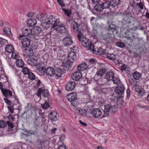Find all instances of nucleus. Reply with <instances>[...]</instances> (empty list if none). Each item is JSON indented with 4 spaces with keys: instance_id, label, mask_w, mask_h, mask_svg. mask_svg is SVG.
<instances>
[{
    "instance_id": "nucleus-55",
    "label": "nucleus",
    "mask_w": 149,
    "mask_h": 149,
    "mask_svg": "<svg viewBox=\"0 0 149 149\" xmlns=\"http://www.w3.org/2000/svg\"><path fill=\"white\" fill-rule=\"evenodd\" d=\"M115 29V25L113 24H111L109 25L108 30L109 31L110 30H114Z\"/></svg>"
},
{
    "instance_id": "nucleus-46",
    "label": "nucleus",
    "mask_w": 149,
    "mask_h": 149,
    "mask_svg": "<svg viewBox=\"0 0 149 149\" xmlns=\"http://www.w3.org/2000/svg\"><path fill=\"white\" fill-rule=\"evenodd\" d=\"M77 113L81 116H84L85 114V110H83L81 108H78L77 109Z\"/></svg>"
},
{
    "instance_id": "nucleus-1",
    "label": "nucleus",
    "mask_w": 149,
    "mask_h": 149,
    "mask_svg": "<svg viewBox=\"0 0 149 149\" xmlns=\"http://www.w3.org/2000/svg\"><path fill=\"white\" fill-rule=\"evenodd\" d=\"M71 24L73 26V31L77 36L81 43L84 47H88L90 41L88 39L85 38L83 35L82 30L79 29L80 25H78L77 22L74 21L72 22Z\"/></svg>"
},
{
    "instance_id": "nucleus-35",
    "label": "nucleus",
    "mask_w": 149,
    "mask_h": 149,
    "mask_svg": "<svg viewBox=\"0 0 149 149\" xmlns=\"http://www.w3.org/2000/svg\"><path fill=\"white\" fill-rule=\"evenodd\" d=\"M62 10L64 12L65 15L68 17H69L72 13V11L70 9L63 8Z\"/></svg>"
},
{
    "instance_id": "nucleus-23",
    "label": "nucleus",
    "mask_w": 149,
    "mask_h": 149,
    "mask_svg": "<svg viewBox=\"0 0 149 149\" xmlns=\"http://www.w3.org/2000/svg\"><path fill=\"white\" fill-rule=\"evenodd\" d=\"M28 63L32 66H35L38 64V61L37 60L33 58H30L27 61Z\"/></svg>"
},
{
    "instance_id": "nucleus-62",
    "label": "nucleus",
    "mask_w": 149,
    "mask_h": 149,
    "mask_svg": "<svg viewBox=\"0 0 149 149\" xmlns=\"http://www.w3.org/2000/svg\"><path fill=\"white\" fill-rule=\"evenodd\" d=\"M57 2L61 6L64 7V6L65 5L63 3L62 0H57Z\"/></svg>"
},
{
    "instance_id": "nucleus-6",
    "label": "nucleus",
    "mask_w": 149,
    "mask_h": 149,
    "mask_svg": "<svg viewBox=\"0 0 149 149\" xmlns=\"http://www.w3.org/2000/svg\"><path fill=\"white\" fill-rule=\"evenodd\" d=\"M71 78L75 81H81L82 76L81 72L79 70L74 72L71 76Z\"/></svg>"
},
{
    "instance_id": "nucleus-25",
    "label": "nucleus",
    "mask_w": 149,
    "mask_h": 149,
    "mask_svg": "<svg viewBox=\"0 0 149 149\" xmlns=\"http://www.w3.org/2000/svg\"><path fill=\"white\" fill-rule=\"evenodd\" d=\"M106 50H104L102 48L98 47L96 49L95 53L100 55H103L106 54Z\"/></svg>"
},
{
    "instance_id": "nucleus-48",
    "label": "nucleus",
    "mask_w": 149,
    "mask_h": 149,
    "mask_svg": "<svg viewBox=\"0 0 149 149\" xmlns=\"http://www.w3.org/2000/svg\"><path fill=\"white\" fill-rule=\"evenodd\" d=\"M125 38H126L127 40L129 41L130 43L134 44L135 42V40L133 39L131 36H129L128 35L126 36Z\"/></svg>"
},
{
    "instance_id": "nucleus-18",
    "label": "nucleus",
    "mask_w": 149,
    "mask_h": 149,
    "mask_svg": "<svg viewBox=\"0 0 149 149\" xmlns=\"http://www.w3.org/2000/svg\"><path fill=\"white\" fill-rule=\"evenodd\" d=\"M64 46H69L72 44V39L69 37H65L63 41Z\"/></svg>"
},
{
    "instance_id": "nucleus-7",
    "label": "nucleus",
    "mask_w": 149,
    "mask_h": 149,
    "mask_svg": "<svg viewBox=\"0 0 149 149\" xmlns=\"http://www.w3.org/2000/svg\"><path fill=\"white\" fill-rule=\"evenodd\" d=\"M125 88L124 85L121 83L120 85H117L114 90L115 92L119 95H121V97H123L122 96L124 93Z\"/></svg>"
},
{
    "instance_id": "nucleus-47",
    "label": "nucleus",
    "mask_w": 149,
    "mask_h": 149,
    "mask_svg": "<svg viewBox=\"0 0 149 149\" xmlns=\"http://www.w3.org/2000/svg\"><path fill=\"white\" fill-rule=\"evenodd\" d=\"M90 44L89 45V46L87 48L88 49L92 51L94 54L96 48H95V46L93 44H91L90 43Z\"/></svg>"
},
{
    "instance_id": "nucleus-9",
    "label": "nucleus",
    "mask_w": 149,
    "mask_h": 149,
    "mask_svg": "<svg viewBox=\"0 0 149 149\" xmlns=\"http://www.w3.org/2000/svg\"><path fill=\"white\" fill-rule=\"evenodd\" d=\"M23 50V55L24 57H30L33 55V52L32 49L27 47L24 48Z\"/></svg>"
},
{
    "instance_id": "nucleus-4",
    "label": "nucleus",
    "mask_w": 149,
    "mask_h": 149,
    "mask_svg": "<svg viewBox=\"0 0 149 149\" xmlns=\"http://www.w3.org/2000/svg\"><path fill=\"white\" fill-rule=\"evenodd\" d=\"M47 21L48 24L52 25V26L51 29V32L52 33L54 31L55 26H57V24H58L59 20L56 18L53 15H52L48 18Z\"/></svg>"
},
{
    "instance_id": "nucleus-49",
    "label": "nucleus",
    "mask_w": 149,
    "mask_h": 149,
    "mask_svg": "<svg viewBox=\"0 0 149 149\" xmlns=\"http://www.w3.org/2000/svg\"><path fill=\"white\" fill-rule=\"evenodd\" d=\"M138 107L147 110L149 111V106L148 105H143L140 103H139L138 104Z\"/></svg>"
},
{
    "instance_id": "nucleus-52",
    "label": "nucleus",
    "mask_w": 149,
    "mask_h": 149,
    "mask_svg": "<svg viewBox=\"0 0 149 149\" xmlns=\"http://www.w3.org/2000/svg\"><path fill=\"white\" fill-rule=\"evenodd\" d=\"M49 104L48 103L46 102L45 103L41 105L42 108L44 109H46L49 107Z\"/></svg>"
},
{
    "instance_id": "nucleus-59",
    "label": "nucleus",
    "mask_w": 149,
    "mask_h": 149,
    "mask_svg": "<svg viewBox=\"0 0 149 149\" xmlns=\"http://www.w3.org/2000/svg\"><path fill=\"white\" fill-rule=\"evenodd\" d=\"M7 125L8 124V127H9V129H12L14 127V126L12 123L10 122L9 121H7L6 122Z\"/></svg>"
},
{
    "instance_id": "nucleus-21",
    "label": "nucleus",
    "mask_w": 149,
    "mask_h": 149,
    "mask_svg": "<svg viewBox=\"0 0 149 149\" xmlns=\"http://www.w3.org/2000/svg\"><path fill=\"white\" fill-rule=\"evenodd\" d=\"M50 119L54 121H56L57 119V114L56 112L54 111H52L49 115Z\"/></svg>"
},
{
    "instance_id": "nucleus-43",
    "label": "nucleus",
    "mask_w": 149,
    "mask_h": 149,
    "mask_svg": "<svg viewBox=\"0 0 149 149\" xmlns=\"http://www.w3.org/2000/svg\"><path fill=\"white\" fill-rule=\"evenodd\" d=\"M11 54V57L13 58L16 59V61L18 59H19V58H20V57H19L18 53L15 52L14 51Z\"/></svg>"
},
{
    "instance_id": "nucleus-10",
    "label": "nucleus",
    "mask_w": 149,
    "mask_h": 149,
    "mask_svg": "<svg viewBox=\"0 0 149 149\" xmlns=\"http://www.w3.org/2000/svg\"><path fill=\"white\" fill-rule=\"evenodd\" d=\"M54 31H56L61 33H65L67 31V29L65 26L62 24L59 23L57 24V26H55Z\"/></svg>"
},
{
    "instance_id": "nucleus-44",
    "label": "nucleus",
    "mask_w": 149,
    "mask_h": 149,
    "mask_svg": "<svg viewBox=\"0 0 149 149\" xmlns=\"http://www.w3.org/2000/svg\"><path fill=\"white\" fill-rule=\"evenodd\" d=\"M111 81L113 82L114 84H119L121 82L119 79L118 77H116L115 76Z\"/></svg>"
},
{
    "instance_id": "nucleus-41",
    "label": "nucleus",
    "mask_w": 149,
    "mask_h": 149,
    "mask_svg": "<svg viewBox=\"0 0 149 149\" xmlns=\"http://www.w3.org/2000/svg\"><path fill=\"white\" fill-rule=\"evenodd\" d=\"M49 24L48 23V22H42L41 23V26L42 28L45 29H48L49 27Z\"/></svg>"
},
{
    "instance_id": "nucleus-26",
    "label": "nucleus",
    "mask_w": 149,
    "mask_h": 149,
    "mask_svg": "<svg viewBox=\"0 0 149 149\" xmlns=\"http://www.w3.org/2000/svg\"><path fill=\"white\" fill-rule=\"evenodd\" d=\"M64 71L60 68L58 69L56 71H55L54 74L56 77H61L62 75L63 74Z\"/></svg>"
},
{
    "instance_id": "nucleus-54",
    "label": "nucleus",
    "mask_w": 149,
    "mask_h": 149,
    "mask_svg": "<svg viewBox=\"0 0 149 149\" xmlns=\"http://www.w3.org/2000/svg\"><path fill=\"white\" fill-rule=\"evenodd\" d=\"M116 45L118 47L122 48H124L125 46L124 44L121 42H117L116 43Z\"/></svg>"
},
{
    "instance_id": "nucleus-64",
    "label": "nucleus",
    "mask_w": 149,
    "mask_h": 149,
    "mask_svg": "<svg viewBox=\"0 0 149 149\" xmlns=\"http://www.w3.org/2000/svg\"><path fill=\"white\" fill-rule=\"evenodd\" d=\"M58 149H68L64 145H60L59 146Z\"/></svg>"
},
{
    "instance_id": "nucleus-34",
    "label": "nucleus",
    "mask_w": 149,
    "mask_h": 149,
    "mask_svg": "<svg viewBox=\"0 0 149 149\" xmlns=\"http://www.w3.org/2000/svg\"><path fill=\"white\" fill-rule=\"evenodd\" d=\"M111 6L113 7H115L118 6L120 3V0H111Z\"/></svg>"
},
{
    "instance_id": "nucleus-19",
    "label": "nucleus",
    "mask_w": 149,
    "mask_h": 149,
    "mask_svg": "<svg viewBox=\"0 0 149 149\" xmlns=\"http://www.w3.org/2000/svg\"><path fill=\"white\" fill-rule=\"evenodd\" d=\"M21 43L24 48L28 47L30 45V40L28 38L25 37L21 39Z\"/></svg>"
},
{
    "instance_id": "nucleus-45",
    "label": "nucleus",
    "mask_w": 149,
    "mask_h": 149,
    "mask_svg": "<svg viewBox=\"0 0 149 149\" xmlns=\"http://www.w3.org/2000/svg\"><path fill=\"white\" fill-rule=\"evenodd\" d=\"M22 134L26 136H29L31 134H34L35 132H33L32 131H23Z\"/></svg>"
},
{
    "instance_id": "nucleus-51",
    "label": "nucleus",
    "mask_w": 149,
    "mask_h": 149,
    "mask_svg": "<svg viewBox=\"0 0 149 149\" xmlns=\"http://www.w3.org/2000/svg\"><path fill=\"white\" fill-rule=\"evenodd\" d=\"M28 74V77L30 79L33 80L35 79V76L33 73L30 72Z\"/></svg>"
},
{
    "instance_id": "nucleus-61",
    "label": "nucleus",
    "mask_w": 149,
    "mask_h": 149,
    "mask_svg": "<svg viewBox=\"0 0 149 149\" xmlns=\"http://www.w3.org/2000/svg\"><path fill=\"white\" fill-rule=\"evenodd\" d=\"M4 131L5 132H3V134H4L3 136L7 135V133H8V135L10 136L11 134H13V132H12V131Z\"/></svg>"
},
{
    "instance_id": "nucleus-29",
    "label": "nucleus",
    "mask_w": 149,
    "mask_h": 149,
    "mask_svg": "<svg viewBox=\"0 0 149 149\" xmlns=\"http://www.w3.org/2000/svg\"><path fill=\"white\" fill-rule=\"evenodd\" d=\"M5 50L7 53L11 54L14 51V49L13 46L8 45L6 46Z\"/></svg>"
},
{
    "instance_id": "nucleus-38",
    "label": "nucleus",
    "mask_w": 149,
    "mask_h": 149,
    "mask_svg": "<svg viewBox=\"0 0 149 149\" xmlns=\"http://www.w3.org/2000/svg\"><path fill=\"white\" fill-rule=\"evenodd\" d=\"M6 59L8 61L9 65L12 68H13L15 65V63L16 61H13V60L9 58H6Z\"/></svg>"
},
{
    "instance_id": "nucleus-40",
    "label": "nucleus",
    "mask_w": 149,
    "mask_h": 149,
    "mask_svg": "<svg viewBox=\"0 0 149 149\" xmlns=\"http://www.w3.org/2000/svg\"><path fill=\"white\" fill-rule=\"evenodd\" d=\"M104 9L107 8L111 6V2L109 1H106L102 3Z\"/></svg>"
},
{
    "instance_id": "nucleus-17",
    "label": "nucleus",
    "mask_w": 149,
    "mask_h": 149,
    "mask_svg": "<svg viewBox=\"0 0 149 149\" xmlns=\"http://www.w3.org/2000/svg\"><path fill=\"white\" fill-rule=\"evenodd\" d=\"M68 58L70 62L73 63L77 60V56L75 53L73 52H70L68 55Z\"/></svg>"
},
{
    "instance_id": "nucleus-37",
    "label": "nucleus",
    "mask_w": 149,
    "mask_h": 149,
    "mask_svg": "<svg viewBox=\"0 0 149 149\" xmlns=\"http://www.w3.org/2000/svg\"><path fill=\"white\" fill-rule=\"evenodd\" d=\"M121 70L123 72L128 71H130V69L128 66L125 64H124L123 65L121 66L120 67Z\"/></svg>"
},
{
    "instance_id": "nucleus-33",
    "label": "nucleus",
    "mask_w": 149,
    "mask_h": 149,
    "mask_svg": "<svg viewBox=\"0 0 149 149\" xmlns=\"http://www.w3.org/2000/svg\"><path fill=\"white\" fill-rule=\"evenodd\" d=\"M16 62L17 65L19 67L22 68L24 66V62L21 59H18L16 61Z\"/></svg>"
},
{
    "instance_id": "nucleus-27",
    "label": "nucleus",
    "mask_w": 149,
    "mask_h": 149,
    "mask_svg": "<svg viewBox=\"0 0 149 149\" xmlns=\"http://www.w3.org/2000/svg\"><path fill=\"white\" fill-rule=\"evenodd\" d=\"M1 92L6 97H8L12 96V92L8 90L4 89L2 90H1Z\"/></svg>"
},
{
    "instance_id": "nucleus-20",
    "label": "nucleus",
    "mask_w": 149,
    "mask_h": 149,
    "mask_svg": "<svg viewBox=\"0 0 149 149\" xmlns=\"http://www.w3.org/2000/svg\"><path fill=\"white\" fill-rule=\"evenodd\" d=\"M37 21L36 19L34 18L29 19L27 22V25L29 27H33L36 24Z\"/></svg>"
},
{
    "instance_id": "nucleus-2",
    "label": "nucleus",
    "mask_w": 149,
    "mask_h": 149,
    "mask_svg": "<svg viewBox=\"0 0 149 149\" xmlns=\"http://www.w3.org/2000/svg\"><path fill=\"white\" fill-rule=\"evenodd\" d=\"M117 111V107L115 105H112L108 104L104 106V114L102 118L108 116L110 114L115 113Z\"/></svg>"
},
{
    "instance_id": "nucleus-60",
    "label": "nucleus",
    "mask_w": 149,
    "mask_h": 149,
    "mask_svg": "<svg viewBox=\"0 0 149 149\" xmlns=\"http://www.w3.org/2000/svg\"><path fill=\"white\" fill-rule=\"evenodd\" d=\"M36 143L38 146H40L42 145V142L40 139H38Z\"/></svg>"
},
{
    "instance_id": "nucleus-50",
    "label": "nucleus",
    "mask_w": 149,
    "mask_h": 149,
    "mask_svg": "<svg viewBox=\"0 0 149 149\" xmlns=\"http://www.w3.org/2000/svg\"><path fill=\"white\" fill-rule=\"evenodd\" d=\"M7 126V123L3 120L0 121V128H3Z\"/></svg>"
},
{
    "instance_id": "nucleus-8",
    "label": "nucleus",
    "mask_w": 149,
    "mask_h": 149,
    "mask_svg": "<svg viewBox=\"0 0 149 149\" xmlns=\"http://www.w3.org/2000/svg\"><path fill=\"white\" fill-rule=\"evenodd\" d=\"M42 94L43 96L45 97H47L49 96V93L47 90L45 89L43 87L40 88L38 91L37 95L40 97L41 96V94Z\"/></svg>"
},
{
    "instance_id": "nucleus-15",
    "label": "nucleus",
    "mask_w": 149,
    "mask_h": 149,
    "mask_svg": "<svg viewBox=\"0 0 149 149\" xmlns=\"http://www.w3.org/2000/svg\"><path fill=\"white\" fill-rule=\"evenodd\" d=\"M113 35L109 33H107L104 38V40L107 43L109 44H111L113 42Z\"/></svg>"
},
{
    "instance_id": "nucleus-42",
    "label": "nucleus",
    "mask_w": 149,
    "mask_h": 149,
    "mask_svg": "<svg viewBox=\"0 0 149 149\" xmlns=\"http://www.w3.org/2000/svg\"><path fill=\"white\" fill-rule=\"evenodd\" d=\"M3 31L6 35L10 36L11 35V33L10 29L8 27L4 28L3 29Z\"/></svg>"
},
{
    "instance_id": "nucleus-31",
    "label": "nucleus",
    "mask_w": 149,
    "mask_h": 149,
    "mask_svg": "<svg viewBox=\"0 0 149 149\" xmlns=\"http://www.w3.org/2000/svg\"><path fill=\"white\" fill-rule=\"evenodd\" d=\"M132 76L135 79L139 80L141 78V75L140 72L136 71L133 73Z\"/></svg>"
},
{
    "instance_id": "nucleus-56",
    "label": "nucleus",
    "mask_w": 149,
    "mask_h": 149,
    "mask_svg": "<svg viewBox=\"0 0 149 149\" xmlns=\"http://www.w3.org/2000/svg\"><path fill=\"white\" fill-rule=\"evenodd\" d=\"M22 71L24 74H28L30 72L29 69L26 67H24L22 69Z\"/></svg>"
},
{
    "instance_id": "nucleus-28",
    "label": "nucleus",
    "mask_w": 149,
    "mask_h": 149,
    "mask_svg": "<svg viewBox=\"0 0 149 149\" xmlns=\"http://www.w3.org/2000/svg\"><path fill=\"white\" fill-rule=\"evenodd\" d=\"M105 69H102L96 72V75L94 76V78H95L97 77H99L100 78L105 74Z\"/></svg>"
},
{
    "instance_id": "nucleus-5",
    "label": "nucleus",
    "mask_w": 149,
    "mask_h": 149,
    "mask_svg": "<svg viewBox=\"0 0 149 149\" xmlns=\"http://www.w3.org/2000/svg\"><path fill=\"white\" fill-rule=\"evenodd\" d=\"M46 119L43 116L36 117L35 118L34 121V127L36 128V130H38V128L40 126L43 125Z\"/></svg>"
},
{
    "instance_id": "nucleus-57",
    "label": "nucleus",
    "mask_w": 149,
    "mask_h": 149,
    "mask_svg": "<svg viewBox=\"0 0 149 149\" xmlns=\"http://www.w3.org/2000/svg\"><path fill=\"white\" fill-rule=\"evenodd\" d=\"M7 42V41L4 39H0V44L2 46L6 45Z\"/></svg>"
},
{
    "instance_id": "nucleus-39",
    "label": "nucleus",
    "mask_w": 149,
    "mask_h": 149,
    "mask_svg": "<svg viewBox=\"0 0 149 149\" xmlns=\"http://www.w3.org/2000/svg\"><path fill=\"white\" fill-rule=\"evenodd\" d=\"M107 57L109 60H113L116 59V56L115 54L112 53H107L106 54Z\"/></svg>"
},
{
    "instance_id": "nucleus-22",
    "label": "nucleus",
    "mask_w": 149,
    "mask_h": 149,
    "mask_svg": "<svg viewBox=\"0 0 149 149\" xmlns=\"http://www.w3.org/2000/svg\"><path fill=\"white\" fill-rule=\"evenodd\" d=\"M31 30L32 32H33V34L35 36V37L36 35L38 36L42 33L41 29L37 26L34 27L33 29H31Z\"/></svg>"
},
{
    "instance_id": "nucleus-24",
    "label": "nucleus",
    "mask_w": 149,
    "mask_h": 149,
    "mask_svg": "<svg viewBox=\"0 0 149 149\" xmlns=\"http://www.w3.org/2000/svg\"><path fill=\"white\" fill-rule=\"evenodd\" d=\"M88 65L85 63H83L77 66V70L80 71H83L86 69Z\"/></svg>"
},
{
    "instance_id": "nucleus-16",
    "label": "nucleus",
    "mask_w": 149,
    "mask_h": 149,
    "mask_svg": "<svg viewBox=\"0 0 149 149\" xmlns=\"http://www.w3.org/2000/svg\"><path fill=\"white\" fill-rule=\"evenodd\" d=\"M77 97V94L75 92L70 93L66 96L67 99L70 102L76 100Z\"/></svg>"
},
{
    "instance_id": "nucleus-63",
    "label": "nucleus",
    "mask_w": 149,
    "mask_h": 149,
    "mask_svg": "<svg viewBox=\"0 0 149 149\" xmlns=\"http://www.w3.org/2000/svg\"><path fill=\"white\" fill-rule=\"evenodd\" d=\"M65 139V137L64 134H62L60 138V140L61 141H64Z\"/></svg>"
},
{
    "instance_id": "nucleus-13",
    "label": "nucleus",
    "mask_w": 149,
    "mask_h": 149,
    "mask_svg": "<svg viewBox=\"0 0 149 149\" xmlns=\"http://www.w3.org/2000/svg\"><path fill=\"white\" fill-rule=\"evenodd\" d=\"M76 86V83L74 81H70L67 83L65 89L68 91L73 90Z\"/></svg>"
},
{
    "instance_id": "nucleus-53",
    "label": "nucleus",
    "mask_w": 149,
    "mask_h": 149,
    "mask_svg": "<svg viewBox=\"0 0 149 149\" xmlns=\"http://www.w3.org/2000/svg\"><path fill=\"white\" fill-rule=\"evenodd\" d=\"M95 59L94 58H92L90 59L89 60V64H88V66H90V67H91L93 66L94 64L95 63Z\"/></svg>"
},
{
    "instance_id": "nucleus-30",
    "label": "nucleus",
    "mask_w": 149,
    "mask_h": 149,
    "mask_svg": "<svg viewBox=\"0 0 149 149\" xmlns=\"http://www.w3.org/2000/svg\"><path fill=\"white\" fill-rule=\"evenodd\" d=\"M142 90V88L140 85H137L135 86V91L137 92L138 94L140 96L142 95V94H141Z\"/></svg>"
},
{
    "instance_id": "nucleus-11",
    "label": "nucleus",
    "mask_w": 149,
    "mask_h": 149,
    "mask_svg": "<svg viewBox=\"0 0 149 149\" xmlns=\"http://www.w3.org/2000/svg\"><path fill=\"white\" fill-rule=\"evenodd\" d=\"M93 117L95 118H100L102 115V113L101 110L98 108L93 109L91 113Z\"/></svg>"
},
{
    "instance_id": "nucleus-32",
    "label": "nucleus",
    "mask_w": 149,
    "mask_h": 149,
    "mask_svg": "<svg viewBox=\"0 0 149 149\" xmlns=\"http://www.w3.org/2000/svg\"><path fill=\"white\" fill-rule=\"evenodd\" d=\"M95 10L97 12L102 11L103 9H104L102 4H98L96 5L94 7Z\"/></svg>"
},
{
    "instance_id": "nucleus-36",
    "label": "nucleus",
    "mask_w": 149,
    "mask_h": 149,
    "mask_svg": "<svg viewBox=\"0 0 149 149\" xmlns=\"http://www.w3.org/2000/svg\"><path fill=\"white\" fill-rule=\"evenodd\" d=\"M47 15L45 14H41L38 16V19L40 21L45 20L47 18Z\"/></svg>"
},
{
    "instance_id": "nucleus-12",
    "label": "nucleus",
    "mask_w": 149,
    "mask_h": 149,
    "mask_svg": "<svg viewBox=\"0 0 149 149\" xmlns=\"http://www.w3.org/2000/svg\"><path fill=\"white\" fill-rule=\"evenodd\" d=\"M45 74L48 76L51 77L54 75L55 70L54 68L52 67H48L45 69Z\"/></svg>"
},
{
    "instance_id": "nucleus-58",
    "label": "nucleus",
    "mask_w": 149,
    "mask_h": 149,
    "mask_svg": "<svg viewBox=\"0 0 149 149\" xmlns=\"http://www.w3.org/2000/svg\"><path fill=\"white\" fill-rule=\"evenodd\" d=\"M101 93L103 94H107L109 93L108 89L107 88H103L102 89L101 91Z\"/></svg>"
},
{
    "instance_id": "nucleus-3",
    "label": "nucleus",
    "mask_w": 149,
    "mask_h": 149,
    "mask_svg": "<svg viewBox=\"0 0 149 149\" xmlns=\"http://www.w3.org/2000/svg\"><path fill=\"white\" fill-rule=\"evenodd\" d=\"M22 31L24 36L20 35L18 37V39H21L24 36L25 37L26 36L27 38H29L31 40H33L35 38V36L33 34L31 29H28L26 28L23 29Z\"/></svg>"
},
{
    "instance_id": "nucleus-14",
    "label": "nucleus",
    "mask_w": 149,
    "mask_h": 149,
    "mask_svg": "<svg viewBox=\"0 0 149 149\" xmlns=\"http://www.w3.org/2000/svg\"><path fill=\"white\" fill-rule=\"evenodd\" d=\"M115 76V74L113 71L107 72L105 76V78L107 81H111Z\"/></svg>"
}]
</instances>
